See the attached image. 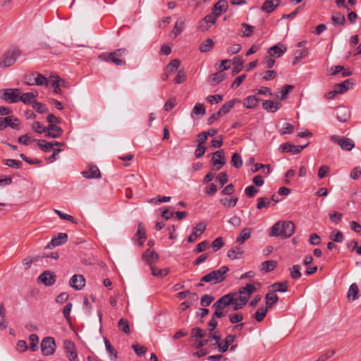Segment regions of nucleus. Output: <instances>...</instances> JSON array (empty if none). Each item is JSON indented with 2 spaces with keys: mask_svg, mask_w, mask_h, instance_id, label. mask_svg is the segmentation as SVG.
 <instances>
[{
  "mask_svg": "<svg viewBox=\"0 0 361 361\" xmlns=\"http://www.w3.org/2000/svg\"><path fill=\"white\" fill-rule=\"evenodd\" d=\"M30 343V349L35 352L38 350V343H39V337L37 334H32L29 336Z\"/></svg>",
  "mask_w": 361,
  "mask_h": 361,
  "instance_id": "3c124183",
  "label": "nucleus"
},
{
  "mask_svg": "<svg viewBox=\"0 0 361 361\" xmlns=\"http://www.w3.org/2000/svg\"><path fill=\"white\" fill-rule=\"evenodd\" d=\"M238 197L233 196L231 197H224L220 200V202L222 205L227 207H234L238 202Z\"/></svg>",
  "mask_w": 361,
  "mask_h": 361,
  "instance_id": "c03bdc74",
  "label": "nucleus"
},
{
  "mask_svg": "<svg viewBox=\"0 0 361 361\" xmlns=\"http://www.w3.org/2000/svg\"><path fill=\"white\" fill-rule=\"evenodd\" d=\"M242 27L245 28V30L243 32L241 36L249 37L252 35L255 30V27L250 25L247 23H242L241 25Z\"/></svg>",
  "mask_w": 361,
  "mask_h": 361,
  "instance_id": "e2e57ef3",
  "label": "nucleus"
},
{
  "mask_svg": "<svg viewBox=\"0 0 361 361\" xmlns=\"http://www.w3.org/2000/svg\"><path fill=\"white\" fill-rule=\"evenodd\" d=\"M206 334L207 333L204 330L200 327H195L191 330L190 339L193 341L194 339L203 338Z\"/></svg>",
  "mask_w": 361,
  "mask_h": 361,
  "instance_id": "ea45409f",
  "label": "nucleus"
},
{
  "mask_svg": "<svg viewBox=\"0 0 361 361\" xmlns=\"http://www.w3.org/2000/svg\"><path fill=\"white\" fill-rule=\"evenodd\" d=\"M336 118L337 119L342 122H346L350 118V111L349 110L344 106H340L336 109Z\"/></svg>",
  "mask_w": 361,
  "mask_h": 361,
  "instance_id": "c756f323",
  "label": "nucleus"
},
{
  "mask_svg": "<svg viewBox=\"0 0 361 361\" xmlns=\"http://www.w3.org/2000/svg\"><path fill=\"white\" fill-rule=\"evenodd\" d=\"M207 225L202 222L197 224L194 228L192 233L188 236V242L193 243L199 238L205 231Z\"/></svg>",
  "mask_w": 361,
  "mask_h": 361,
  "instance_id": "2eb2a0df",
  "label": "nucleus"
},
{
  "mask_svg": "<svg viewBox=\"0 0 361 361\" xmlns=\"http://www.w3.org/2000/svg\"><path fill=\"white\" fill-rule=\"evenodd\" d=\"M216 19L214 17V15H212L211 13L207 14L199 22L198 28L202 32L207 31L216 23Z\"/></svg>",
  "mask_w": 361,
  "mask_h": 361,
  "instance_id": "9b49d317",
  "label": "nucleus"
},
{
  "mask_svg": "<svg viewBox=\"0 0 361 361\" xmlns=\"http://www.w3.org/2000/svg\"><path fill=\"white\" fill-rule=\"evenodd\" d=\"M231 164L236 169H239L243 166V160L238 153H234L231 157Z\"/></svg>",
  "mask_w": 361,
  "mask_h": 361,
  "instance_id": "bf43d9fd",
  "label": "nucleus"
},
{
  "mask_svg": "<svg viewBox=\"0 0 361 361\" xmlns=\"http://www.w3.org/2000/svg\"><path fill=\"white\" fill-rule=\"evenodd\" d=\"M225 78V74L221 71H219L214 74H212L209 77L210 82L213 84H218L223 81Z\"/></svg>",
  "mask_w": 361,
  "mask_h": 361,
  "instance_id": "6e6d98bb",
  "label": "nucleus"
},
{
  "mask_svg": "<svg viewBox=\"0 0 361 361\" xmlns=\"http://www.w3.org/2000/svg\"><path fill=\"white\" fill-rule=\"evenodd\" d=\"M49 78H47L42 74L35 73L32 74L30 77V80L27 82L29 85H44L46 87L49 86Z\"/></svg>",
  "mask_w": 361,
  "mask_h": 361,
  "instance_id": "1a4fd4ad",
  "label": "nucleus"
},
{
  "mask_svg": "<svg viewBox=\"0 0 361 361\" xmlns=\"http://www.w3.org/2000/svg\"><path fill=\"white\" fill-rule=\"evenodd\" d=\"M331 140L338 145L343 150L350 151L355 147L353 140L348 137L332 135Z\"/></svg>",
  "mask_w": 361,
  "mask_h": 361,
  "instance_id": "0eeeda50",
  "label": "nucleus"
},
{
  "mask_svg": "<svg viewBox=\"0 0 361 361\" xmlns=\"http://www.w3.org/2000/svg\"><path fill=\"white\" fill-rule=\"evenodd\" d=\"M268 309L266 307H261L257 312L253 314L252 317L257 322H260L263 321L267 313Z\"/></svg>",
  "mask_w": 361,
  "mask_h": 361,
  "instance_id": "a18cd8bd",
  "label": "nucleus"
},
{
  "mask_svg": "<svg viewBox=\"0 0 361 361\" xmlns=\"http://www.w3.org/2000/svg\"><path fill=\"white\" fill-rule=\"evenodd\" d=\"M32 105V108L39 114H43L48 111V109L45 104L38 102L36 100Z\"/></svg>",
  "mask_w": 361,
  "mask_h": 361,
  "instance_id": "0e129e2a",
  "label": "nucleus"
},
{
  "mask_svg": "<svg viewBox=\"0 0 361 361\" xmlns=\"http://www.w3.org/2000/svg\"><path fill=\"white\" fill-rule=\"evenodd\" d=\"M233 296H236L235 293H229L221 296L213 305L212 307H221L226 309L233 302Z\"/></svg>",
  "mask_w": 361,
  "mask_h": 361,
  "instance_id": "9d476101",
  "label": "nucleus"
},
{
  "mask_svg": "<svg viewBox=\"0 0 361 361\" xmlns=\"http://www.w3.org/2000/svg\"><path fill=\"white\" fill-rule=\"evenodd\" d=\"M358 286L356 283H352L348 291V298L349 300L354 301L357 298Z\"/></svg>",
  "mask_w": 361,
  "mask_h": 361,
  "instance_id": "58836bf2",
  "label": "nucleus"
},
{
  "mask_svg": "<svg viewBox=\"0 0 361 361\" xmlns=\"http://www.w3.org/2000/svg\"><path fill=\"white\" fill-rule=\"evenodd\" d=\"M180 66V61L177 59H173L170 61V63L167 65L166 68V71L169 73H171L175 72Z\"/></svg>",
  "mask_w": 361,
  "mask_h": 361,
  "instance_id": "13d9d810",
  "label": "nucleus"
},
{
  "mask_svg": "<svg viewBox=\"0 0 361 361\" xmlns=\"http://www.w3.org/2000/svg\"><path fill=\"white\" fill-rule=\"evenodd\" d=\"M3 163L4 164L16 169H20L23 166V164L20 161L12 159H4L3 160Z\"/></svg>",
  "mask_w": 361,
  "mask_h": 361,
  "instance_id": "5fc2aeb1",
  "label": "nucleus"
},
{
  "mask_svg": "<svg viewBox=\"0 0 361 361\" xmlns=\"http://www.w3.org/2000/svg\"><path fill=\"white\" fill-rule=\"evenodd\" d=\"M277 265V262L274 260H268L262 262L260 265V270L264 272L273 271Z\"/></svg>",
  "mask_w": 361,
  "mask_h": 361,
  "instance_id": "e433bc0d",
  "label": "nucleus"
},
{
  "mask_svg": "<svg viewBox=\"0 0 361 361\" xmlns=\"http://www.w3.org/2000/svg\"><path fill=\"white\" fill-rule=\"evenodd\" d=\"M82 176L89 179L99 178L101 177V173L98 167L94 165L90 166L88 169L82 172Z\"/></svg>",
  "mask_w": 361,
  "mask_h": 361,
  "instance_id": "5701e85b",
  "label": "nucleus"
},
{
  "mask_svg": "<svg viewBox=\"0 0 361 361\" xmlns=\"http://www.w3.org/2000/svg\"><path fill=\"white\" fill-rule=\"evenodd\" d=\"M42 353L44 356L53 355L56 348V342L53 337L47 336L42 339L40 345Z\"/></svg>",
  "mask_w": 361,
  "mask_h": 361,
  "instance_id": "423d86ee",
  "label": "nucleus"
},
{
  "mask_svg": "<svg viewBox=\"0 0 361 361\" xmlns=\"http://www.w3.org/2000/svg\"><path fill=\"white\" fill-rule=\"evenodd\" d=\"M279 149L282 152H291L293 154H295V151L296 150V145H292L289 142H286L280 145Z\"/></svg>",
  "mask_w": 361,
  "mask_h": 361,
  "instance_id": "680f3d73",
  "label": "nucleus"
},
{
  "mask_svg": "<svg viewBox=\"0 0 361 361\" xmlns=\"http://www.w3.org/2000/svg\"><path fill=\"white\" fill-rule=\"evenodd\" d=\"M214 43L210 38L205 39L200 46V51L202 53L209 51L214 47Z\"/></svg>",
  "mask_w": 361,
  "mask_h": 361,
  "instance_id": "37998d69",
  "label": "nucleus"
},
{
  "mask_svg": "<svg viewBox=\"0 0 361 361\" xmlns=\"http://www.w3.org/2000/svg\"><path fill=\"white\" fill-rule=\"evenodd\" d=\"M235 340V335H228L224 340H220L216 345V348L220 353H225L228 350V347L231 345Z\"/></svg>",
  "mask_w": 361,
  "mask_h": 361,
  "instance_id": "dca6fc26",
  "label": "nucleus"
},
{
  "mask_svg": "<svg viewBox=\"0 0 361 361\" xmlns=\"http://www.w3.org/2000/svg\"><path fill=\"white\" fill-rule=\"evenodd\" d=\"M335 354L334 350H329L324 353L317 360L315 361H326Z\"/></svg>",
  "mask_w": 361,
  "mask_h": 361,
  "instance_id": "774afa93",
  "label": "nucleus"
},
{
  "mask_svg": "<svg viewBox=\"0 0 361 361\" xmlns=\"http://www.w3.org/2000/svg\"><path fill=\"white\" fill-rule=\"evenodd\" d=\"M8 122H6V127H11L13 129H18V119L13 116H6Z\"/></svg>",
  "mask_w": 361,
  "mask_h": 361,
  "instance_id": "69168bd1",
  "label": "nucleus"
},
{
  "mask_svg": "<svg viewBox=\"0 0 361 361\" xmlns=\"http://www.w3.org/2000/svg\"><path fill=\"white\" fill-rule=\"evenodd\" d=\"M21 90L19 88L4 89L0 97L8 103H17L20 102Z\"/></svg>",
  "mask_w": 361,
  "mask_h": 361,
  "instance_id": "39448f33",
  "label": "nucleus"
},
{
  "mask_svg": "<svg viewBox=\"0 0 361 361\" xmlns=\"http://www.w3.org/2000/svg\"><path fill=\"white\" fill-rule=\"evenodd\" d=\"M228 4L226 0H220L214 4L212 8V15L217 20L221 14L228 9Z\"/></svg>",
  "mask_w": 361,
  "mask_h": 361,
  "instance_id": "f8f14e48",
  "label": "nucleus"
},
{
  "mask_svg": "<svg viewBox=\"0 0 361 361\" xmlns=\"http://www.w3.org/2000/svg\"><path fill=\"white\" fill-rule=\"evenodd\" d=\"M271 288L275 292L285 293L288 291V284L286 281L274 283Z\"/></svg>",
  "mask_w": 361,
  "mask_h": 361,
  "instance_id": "49530a36",
  "label": "nucleus"
},
{
  "mask_svg": "<svg viewBox=\"0 0 361 361\" xmlns=\"http://www.w3.org/2000/svg\"><path fill=\"white\" fill-rule=\"evenodd\" d=\"M331 21L334 25H345L346 20L343 14L336 12L332 14Z\"/></svg>",
  "mask_w": 361,
  "mask_h": 361,
  "instance_id": "72a5a7b5",
  "label": "nucleus"
},
{
  "mask_svg": "<svg viewBox=\"0 0 361 361\" xmlns=\"http://www.w3.org/2000/svg\"><path fill=\"white\" fill-rule=\"evenodd\" d=\"M150 269L152 270V274L156 277L163 278L169 273V269L166 268L159 269L153 266H151Z\"/></svg>",
  "mask_w": 361,
  "mask_h": 361,
  "instance_id": "603ef678",
  "label": "nucleus"
},
{
  "mask_svg": "<svg viewBox=\"0 0 361 361\" xmlns=\"http://www.w3.org/2000/svg\"><path fill=\"white\" fill-rule=\"evenodd\" d=\"M271 204V200L267 197H261L257 199V208L262 209L268 208Z\"/></svg>",
  "mask_w": 361,
  "mask_h": 361,
  "instance_id": "864d4df0",
  "label": "nucleus"
},
{
  "mask_svg": "<svg viewBox=\"0 0 361 361\" xmlns=\"http://www.w3.org/2000/svg\"><path fill=\"white\" fill-rule=\"evenodd\" d=\"M208 341V343H211L212 341H214V343H211L209 345V348L211 350H214L216 348V345L219 341L221 340V335L219 330H212L209 329L208 336L206 338Z\"/></svg>",
  "mask_w": 361,
  "mask_h": 361,
  "instance_id": "4be33fe9",
  "label": "nucleus"
},
{
  "mask_svg": "<svg viewBox=\"0 0 361 361\" xmlns=\"http://www.w3.org/2000/svg\"><path fill=\"white\" fill-rule=\"evenodd\" d=\"M307 55H308V49L306 48H304L303 49H301V50H297L295 52V56H294V59L293 61V65L297 64L298 63H299V61L301 59L307 56Z\"/></svg>",
  "mask_w": 361,
  "mask_h": 361,
  "instance_id": "79ce46f5",
  "label": "nucleus"
},
{
  "mask_svg": "<svg viewBox=\"0 0 361 361\" xmlns=\"http://www.w3.org/2000/svg\"><path fill=\"white\" fill-rule=\"evenodd\" d=\"M244 61L240 56H236L233 59V64L234 66L233 69V74L235 75L240 72L243 68Z\"/></svg>",
  "mask_w": 361,
  "mask_h": 361,
  "instance_id": "f704fd0d",
  "label": "nucleus"
},
{
  "mask_svg": "<svg viewBox=\"0 0 361 361\" xmlns=\"http://www.w3.org/2000/svg\"><path fill=\"white\" fill-rule=\"evenodd\" d=\"M49 87L54 88V92L56 94H61V78L59 76H51L49 77Z\"/></svg>",
  "mask_w": 361,
  "mask_h": 361,
  "instance_id": "7c9ffc66",
  "label": "nucleus"
},
{
  "mask_svg": "<svg viewBox=\"0 0 361 361\" xmlns=\"http://www.w3.org/2000/svg\"><path fill=\"white\" fill-rule=\"evenodd\" d=\"M286 51L287 47L285 44L282 43H278L271 47L268 49L267 54L274 58H279L282 56Z\"/></svg>",
  "mask_w": 361,
  "mask_h": 361,
  "instance_id": "ddd939ff",
  "label": "nucleus"
},
{
  "mask_svg": "<svg viewBox=\"0 0 361 361\" xmlns=\"http://www.w3.org/2000/svg\"><path fill=\"white\" fill-rule=\"evenodd\" d=\"M229 268L227 266H222L219 269L212 271L209 274L202 276L200 279L199 286H202V282L217 284L224 281L226 279Z\"/></svg>",
  "mask_w": 361,
  "mask_h": 361,
  "instance_id": "f03ea898",
  "label": "nucleus"
},
{
  "mask_svg": "<svg viewBox=\"0 0 361 361\" xmlns=\"http://www.w3.org/2000/svg\"><path fill=\"white\" fill-rule=\"evenodd\" d=\"M295 228V224L292 221H279L271 227L269 235L288 238L294 233Z\"/></svg>",
  "mask_w": 361,
  "mask_h": 361,
  "instance_id": "f257e3e1",
  "label": "nucleus"
},
{
  "mask_svg": "<svg viewBox=\"0 0 361 361\" xmlns=\"http://www.w3.org/2000/svg\"><path fill=\"white\" fill-rule=\"evenodd\" d=\"M295 88L294 85H284L281 90L280 91L281 95H277V97L280 98L281 100H285L288 98V94Z\"/></svg>",
  "mask_w": 361,
  "mask_h": 361,
  "instance_id": "de8ad7c7",
  "label": "nucleus"
},
{
  "mask_svg": "<svg viewBox=\"0 0 361 361\" xmlns=\"http://www.w3.org/2000/svg\"><path fill=\"white\" fill-rule=\"evenodd\" d=\"M300 269L301 267L299 264L293 265L290 268V276L293 279L296 280L301 277Z\"/></svg>",
  "mask_w": 361,
  "mask_h": 361,
  "instance_id": "052dcab7",
  "label": "nucleus"
},
{
  "mask_svg": "<svg viewBox=\"0 0 361 361\" xmlns=\"http://www.w3.org/2000/svg\"><path fill=\"white\" fill-rule=\"evenodd\" d=\"M243 253L244 251L241 247L235 246L228 251L227 256L231 259H235L238 258V255H241Z\"/></svg>",
  "mask_w": 361,
  "mask_h": 361,
  "instance_id": "a19ab883",
  "label": "nucleus"
},
{
  "mask_svg": "<svg viewBox=\"0 0 361 361\" xmlns=\"http://www.w3.org/2000/svg\"><path fill=\"white\" fill-rule=\"evenodd\" d=\"M236 102H240V99H234L232 100L228 101V102L225 103L219 110L220 114L223 116L230 111V110L233 107L234 104Z\"/></svg>",
  "mask_w": 361,
  "mask_h": 361,
  "instance_id": "c9c22d12",
  "label": "nucleus"
},
{
  "mask_svg": "<svg viewBox=\"0 0 361 361\" xmlns=\"http://www.w3.org/2000/svg\"><path fill=\"white\" fill-rule=\"evenodd\" d=\"M20 54L18 47H10L0 58V68H7L13 65Z\"/></svg>",
  "mask_w": 361,
  "mask_h": 361,
  "instance_id": "20e7f679",
  "label": "nucleus"
},
{
  "mask_svg": "<svg viewBox=\"0 0 361 361\" xmlns=\"http://www.w3.org/2000/svg\"><path fill=\"white\" fill-rule=\"evenodd\" d=\"M118 326L119 330L126 334H129L130 333L129 323L127 319L121 318L118 322Z\"/></svg>",
  "mask_w": 361,
  "mask_h": 361,
  "instance_id": "8fccbe9b",
  "label": "nucleus"
},
{
  "mask_svg": "<svg viewBox=\"0 0 361 361\" xmlns=\"http://www.w3.org/2000/svg\"><path fill=\"white\" fill-rule=\"evenodd\" d=\"M259 99L255 95L248 96L244 102V106L247 109H253L258 104Z\"/></svg>",
  "mask_w": 361,
  "mask_h": 361,
  "instance_id": "4c0bfd02",
  "label": "nucleus"
},
{
  "mask_svg": "<svg viewBox=\"0 0 361 361\" xmlns=\"http://www.w3.org/2000/svg\"><path fill=\"white\" fill-rule=\"evenodd\" d=\"M257 290V288L255 284L252 283H247L245 286L240 287L238 289L239 295H244L247 300L250 298L251 295Z\"/></svg>",
  "mask_w": 361,
  "mask_h": 361,
  "instance_id": "a878e982",
  "label": "nucleus"
},
{
  "mask_svg": "<svg viewBox=\"0 0 361 361\" xmlns=\"http://www.w3.org/2000/svg\"><path fill=\"white\" fill-rule=\"evenodd\" d=\"M280 0H266L262 6V11L270 13L280 4Z\"/></svg>",
  "mask_w": 361,
  "mask_h": 361,
  "instance_id": "bb28decb",
  "label": "nucleus"
},
{
  "mask_svg": "<svg viewBox=\"0 0 361 361\" xmlns=\"http://www.w3.org/2000/svg\"><path fill=\"white\" fill-rule=\"evenodd\" d=\"M212 161L214 166H218L216 168L217 170H219L223 166H224L226 161L224 151H216L213 154Z\"/></svg>",
  "mask_w": 361,
  "mask_h": 361,
  "instance_id": "412c9836",
  "label": "nucleus"
},
{
  "mask_svg": "<svg viewBox=\"0 0 361 361\" xmlns=\"http://www.w3.org/2000/svg\"><path fill=\"white\" fill-rule=\"evenodd\" d=\"M69 284L75 290H81L85 285V279L82 275L75 274L71 278Z\"/></svg>",
  "mask_w": 361,
  "mask_h": 361,
  "instance_id": "aec40b11",
  "label": "nucleus"
},
{
  "mask_svg": "<svg viewBox=\"0 0 361 361\" xmlns=\"http://www.w3.org/2000/svg\"><path fill=\"white\" fill-rule=\"evenodd\" d=\"M134 239L138 242L140 246L143 245L146 239L145 230L142 223L138 224L137 231L134 235Z\"/></svg>",
  "mask_w": 361,
  "mask_h": 361,
  "instance_id": "c85d7f7f",
  "label": "nucleus"
},
{
  "mask_svg": "<svg viewBox=\"0 0 361 361\" xmlns=\"http://www.w3.org/2000/svg\"><path fill=\"white\" fill-rule=\"evenodd\" d=\"M281 107V104L273 100H265L262 103V108L269 112H276Z\"/></svg>",
  "mask_w": 361,
  "mask_h": 361,
  "instance_id": "393cba45",
  "label": "nucleus"
},
{
  "mask_svg": "<svg viewBox=\"0 0 361 361\" xmlns=\"http://www.w3.org/2000/svg\"><path fill=\"white\" fill-rule=\"evenodd\" d=\"M266 300V307L269 308L272 307L274 305H275L278 300L279 297L276 294H271V293H267L265 296Z\"/></svg>",
  "mask_w": 361,
  "mask_h": 361,
  "instance_id": "09e8293b",
  "label": "nucleus"
},
{
  "mask_svg": "<svg viewBox=\"0 0 361 361\" xmlns=\"http://www.w3.org/2000/svg\"><path fill=\"white\" fill-rule=\"evenodd\" d=\"M38 279L45 286H51L54 284L56 281V275L49 270L44 271L42 273Z\"/></svg>",
  "mask_w": 361,
  "mask_h": 361,
  "instance_id": "6ab92c4d",
  "label": "nucleus"
},
{
  "mask_svg": "<svg viewBox=\"0 0 361 361\" xmlns=\"http://www.w3.org/2000/svg\"><path fill=\"white\" fill-rule=\"evenodd\" d=\"M142 260L150 267L159 260L158 254L153 250L147 249L142 256Z\"/></svg>",
  "mask_w": 361,
  "mask_h": 361,
  "instance_id": "a211bd4d",
  "label": "nucleus"
},
{
  "mask_svg": "<svg viewBox=\"0 0 361 361\" xmlns=\"http://www.w3.org/2000/svg\"><path fill=\"white\" fill-rule=\"evenodd\" d=\"M37 96L38 92L37 91L26 93H23L21 92L20 102H23L25 104H32Z\"/></svg>",
  "mask_w": 361,
  "mask_h": 361,
  "instance_id": "b1692460",
  "label": "nucleus"
},
{
  "mask_svg": "<svg viewBox=\"0 0 361 361\" xmlns=\"http://www.w3.org/2000/svg\"><path fill=\"white\" fill-rule=\"evenodd\" d=\"M37 145L41 148V149L45 152H50L54 147L53 143H51L50 142H47L44 140H38Z\"/></svg>",
  "mask_w": 361,
  "mask_h": 361,
  "instance_id": "4d7b16f0",
  "label": "nucleus"
},
{
  "mask_svg": "<svg viewBox=\"0 0 361 361\" xmlns=\"http://www.w3.org/2000/svg\"><path fill=\"white\" fill-rule=\"evenodd\" d=\"M252 233V228H243L238 237L236 239V243L239 245H243L247 239L250 238Z\"/></svg>",
  "mask_w": 361,
  "mask_h": 361,
  "instance_id": "473e14b6",
  "label": "nucleus"
},
{
  "mask_svg": "<svg viewBox=\"0 0 361 361\" xmlns=\"http://www.w3.org/2000/svg\"><path fill=\"white\" fill-rule=\"evenodd\" d=\"M354 83L351 81L350 79H348L343 82L336 84L335 90H337L339 94H343L347 92L348 90L353 87Z\"/></svg>",
  "mask_w": 361,
  "mask_h": 361,
  "instance_id": "2f4dec72",
  "label": "nucleus"
},
{
  "mask_svg": "<svg viewBox=\"0 0 361 361\" xmlns=\"http://www.w3.org/2000/svg\"><path fill=\"white\" fill-rule=\"evenodd\" d=\"M233 302L231 305H233V310L235 311L242 309L247 302V298L244 295L233 296Z\"/></svg>",
  "mask_w": 361,
  "mask_h": 361,
  "instance_id": "cd10ccee",
  "label": "nucleus"
},
{
  "mask_svg": "<svg viewBox=\"0 0 361 361\" xmlns=\"http://www.w3.org/2000/svg\"><path fill=\"white\" fill-rule=\"evenodd\" d=\"M128 51L126 48H120L110 53H103L98 58L105 62H111L116 66H122L126 65V60L123 58L126 56Z\"/></svg>",
  "mask_w": 361,
  "mask_h": 361,
  "instance_id": "7ed1b4c3",
  "label": "nucleus"
},
{
  "mask_svg": "<svg viewBox=\"0 0 361 361\" xmlns=\"http://www.w3.org/2000/svg\"><path fill=\"white\" fill-rule=\"evenodd\" d=\"M206 100L211 104H218L223 100V97L220 94L209 95Z\"/></svg>",
  "mask_w": 361,
  "mask_h": 361,
  "instance_id": "338daca9",
  "label": "nucleus"
},
{
  "mask_svg": "<svg viewBox=\"0 0 361 361\" xmlns=\"http://www.w3.org/2000/svg\"><path fill=\"white\" fill-rule=\"evenodd\" d=\"M68 235L65 233H59L56 237H54L45 247L46 249H51L56 246L61 245L66 243Z\"/></svg>",
  "mask_w": 361,
  "mask_h": 361,
  "instance_id": "f3484780",
  "label": "nucleus"
},
{
  "mask_svg": "<svg viewBox=\"0 0 361 361\" xmlns=\"http://www.w3.org/2000/svg\"><path fill=\"white\" fill-rule=\"evenodd\" d=\"M63 130L55 124H49L45 128V136L51 138H57L62 135Z\"/></svg>",
  "mask_w": 361,
  "mask_h": 361,
  "instance_id": "4468645a",
  "label": "nucleus"
},
{
  "mask_svg": "<svg viewBox=\"0 0 361 361\" xmlns=\"http://www.w3.org/2000/svg\"><path fill=\"white\" fill-rule=\"evenodd\" d=\"M63 348L66 355L68 358L69 361H80L78 357L75 345L73 341L66 340L63 342Z\"/></svg>",
  "mask_w": 361,
  "mask_h": 361,
  "instance_id": "6e6552de",
  "label": "nucleus"
}]
</instances>
